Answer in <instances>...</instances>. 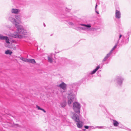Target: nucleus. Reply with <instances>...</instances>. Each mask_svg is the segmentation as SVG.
Here are the masks:
<instances>
[{
    "instance_id": "nucleus-4",
    "label": "nucleus",
    "mask_w": 131,
    "mask_h": 131,
    "mask_svg": "<svg viewBox=\"0 0 131 131\" xmlns=\"http://www.w3.org/2000/svg\"><path fill=\"white\" fill-rule=\"evenodd\" d=\"M81 107V104L79 103L75 102L73 104V108L74 111L76 113L79 114Z\"/></svg>"
},
{
    "instance_id": "nucleus-1",
    "label": "nucleus",
    "mask_w": 131,
    "mask_h": 131,
    "mask_svg": "<svg viewBox=\"0 0 131 131\" xmlns=\"http://www.w3.org/2000/svg\"><path fill=\"white\" fill-rule=\"evenodd\" d=\"M10 16L8 18V20L14 24L16 28L17 32L11 34V36L13 37L20 39L22 38L23 36L20 34L27 35L28 32L27 30L24 29L23 26L19 25L22 23L20 15H16L14 16Z\"/></svg>"
},
{
    "instance_id": "nucleus-2",
    "label": "nucleus",
    "mask_w": 131,
    "mask_h": 131,
    "mask_svg": "<svg viewBox=\"0 0 131 131\" xmlns=\"http://www.w3.org/2000/svg\"><path fill=\"white\" fill-rule=\"evenodd\" d=\"M76 94V92L74 90H71L70 93L68 94V103L69 106L74 101Z\"/></svg>"
},
{
    "instance_id": "nucleus-17",
    "label": "nucleus",
    "mask_w": 131,
    "mask_h": 131,
    "mask_svg": "<svg viewBox=\"0 0 131 131\" xmlns=\"http://www.w3.org/2000/svg\"><path fill=\"white\" fill-rule=\"evenodd\" d=\"M12 53V52L10 50H6L5 53L6 54H9L10 55Z\"/></svg>"
},
{
    "instance_id": "nucleus-11",
    "label": "nucleus",
    "mask_w": 131,
    "mask_h": 131,
    "mask_svg": "<svg viewBox=\"0 0 131 131\" xmlns=\"http://www.w3.org/2000/svg\"><path fill=\"white\" fill-rule=\"evenodd\" d=\"M11 12L14 14H18L20 12V10L16 8H12L11 10Z\"/></svg>"
},
{
    "instance_id": "nucleus-22",
    "label": "nucleus",
    "mask_w": 131,
    "mask_h": 131,
    "mask_svg": "<svg viewBox=\"0 0 131 131\" xmlns=\"http://www.w3.org/2000/svg\"><path fill=\"white\" fill-rule=\"evenodd\" d=\"M105 127L104 126H97L95 128H98L100 129L101 128H104Z\"/></svg>"
},
{
    "instance_id": "nucleus-28",
    "label": "nucleus",
    "mask_w": 131,
    "mask_h": 131,
    "mask_svg": "<svg viewBox=\"0 0 131 131\" xmlns=\"http://www.w3.org/2000/svg\"><path fill=\"white\" fill-rule=\"evenodd\" d=\"M84 127L86 129H88L89 128V126H84Z\"/></svg>"
},
{
    "instance_id": "nucleus-8",
    "label": "nucleus",
    "mask_w": 131,
    "mask_h": 131,
    "mask_svg": "<svg viewBox=\"0 0 131 131\" xmlns=\"http://www.w3.org/2000/svg\"><path fill=\"white\" fill-rule=\"evenodd\" d=\"M119 128H124L121 124L115 120V129Z\"/></svg>"
},
{
    "instance_id": "nucleus-5",
    "label": "nucleus",
    "mask_w": 131,
    "mask_h": 131,
    "mask_svg": "<svg viewBox=\"0 0 131 131\" xmlns=\"http://www.w3.org/2000/svg\"><path fill=\"white\" fill-rule=\"evenodd\" d=\"M72 118L75 122H77V125L78 128H81L82 127V123L80 121L79 117L77 114L74 113L72 117Z\"/></svg>"
},
{
    "instance_id": "nucleus-23",
    "label": "nucleus",
    "mask_w": 131,
    "mask_h": 131,
    "mask_svg": "<svg viewBox=\"0 0 131 131\" xmlns=\"http://www.w3.org/2000/svg\"><path fill=\"white\" fill-rule=\"evenodd\" d=\"M28 59H26L24 58V59H23V61L26 62H28Z\"/></svg>"
},
{
    "instance_id": "nucleus-25",
    "label": "nucleus",
    "mask_w": 131,
    "mask_h": 131,
    "mask_svg": "<svg viewBox=\"0 0 131 131\" xmlns=\"http://www.w3.org/2000/svg\"><path fill=\"white\" fill-rule=\"evenodd\" d=\"M36 108H37L38 110H41V109H42V108H41L39 106L37 105H36Z\"/></svg>"
},
{
    "instance_id": "nucleus-3",
    "label": "nucleus",
    "mask_w": 131,
    "mask_h": 131,
    "mask_svg": "<svg viewBox=\"0 0 131 131\" xmlns=\"http://www.w3.org/2000/svg\"><path fill=\"white\" fill-rule=\"evenodd\" d=\"M124 80V78L123 76L121 75L116 76V86L118 88L121 87Z\"/></svg>"
},
{
    "instance_id": "nucleus-32",
    "label": "nucleus",
    "mask_w": 131,
    "mask_h": 131,
    "mask_svg": "<svg viewBox=\"0 0 131 131\" xmlns=\"http://www.w3.org/2000/svg\"><path fill=\"white\" fill-rule=\"evenodd\" d=\"M24 58H20L21 59V60L22 61H23V59H24Z\"/></svg>"
},
{
    "instance_id": "nucleus-21",
    "label": "nucleus",
    "mask_w": 131,
    "mask_h": 131,
    "mask_svg": "<svg viewBox=\"0 0 131 131\" xmlns=\"http://www.w3.org/2000/svg\"><path fill=\"white\" fill-rule=\"evenodd\" d=\"M96 30V29L93 27L89 29V30L91 31H94Z\"/></svg>"
},
{
    "instance_id": "nucleus-19",
    "label": "nucleus",
    "mask_w": 131,
    "mask_h": 131,
    "mask_svg": "<svg viewBox=\"0 0 131 131\" xmlns=\"http://www.w3.org/2000/svg\"><path fill=\"white\" fill-rule=\"evenodd\" d=\"M6 36H4L0 34V40H4V39Z\"/></svg>"
},
{
    "instance_id": "nucleus-16",
    "label": "nucleus",
    "mask_w": 131,
    "mask_h": 131,
    "mask_svg": "<svg viewBox=\"0 0 131 131\" xmlns=\"http://www.w3.org/2000/svg\"><path fill=\"white\" fill-rule=\"evenodd\" d=\"M28 62L32 64H34L36 63L35 60L32 59H28Z\"/></svg>"
},
{
    "instance_id": "nucleus-33",
    "label": "nucleus",
    "mask_w": 131,
    "mask_h": 131,
    "mask_svg": "<svg viewBox=\"0 0 131 131\" xmlns=\"http://www.w3.org/2000/svg\"><path fill=\"white\" fill-rule=\"evenodd\" d=\"M124 127V129H127L128 130V128H127L126 127Z\"/></svg>"
},
{
    "instance_id": "nucleus-7",
    "label": "nucleus",
    "mask_w": 131,
    "mask_h": 131,
    "mask_svg": "<svg viewBox=\"0 0 131 131\" xmlns=\"http://www.w3.org/2000/svg\"><path fill=\"white\" fill-rule=\"evenodd\" d=\"M80 25L84 27H79V28L83 30H86V29H88V28H90L91 27V24H90L87 25L80 24Z\"/></svg>"
},
{
    "instance_id": "nucleus-6",
    "label": "nucleus",
    "mask_w": 131,
    "mask_h": 131,
    "mask_svg": "<svg viewBox=\"0 0 131 131\" xmlns=\"http://www.w3.org/2000/svg\"><path fill=\"white\" fill-rule=\"evenodd\" d=\"M58 86L60 88V91L61 92H64L67 90V85L64 82H62Z\"/></svg>"
},
{
    "instance_id": "nucleus-24",
    "label": "nucleus",
    "mask_w": 131,
    "mask_h": 131,
    "mask_svg": "<svg viewBox=\"0 0 131 131\" xmlns=\"http://www.w3.org/2000/svg\"><path fill=\"white\" fill-rule=\"evenodd\" d=\"M13 126L14 127L17 128L18 127H19L20 126L18 124H15Z\"/></svg>"
},
{
    "instance_id": "nucleus-14",
    "label": "nucleus",
    "mask_w": 131,
    "mask_h": 131,
    "mask_svg": "<svg viewBox=\"0 0 131 131\" xmlns=\"http://www.w3.org/2000/svg\"><path fill=\"white\" fill-rule=\"evenodd\" d=\"M61 106L62 107H64L66 105V103L65 101H62L60 103Z\"/></svg>"
},
{
    "instance_id": "nucleus-30",
    "label": "nucleus",
    "mask_w": 131,
    "mask_h": 131,
    "mask_svg": "<svg viewBox=\"0 0 131 131\" xmlns=\"http://www.w3.org/2000/svg\"><path fill=\"white\" fill-rule=\"evenodd\" d=\"M97 4H96V5L95 7V10H96V7H97Z\"/></svg>"
},
{
    "instance_id": "nucleus-29",
    "label": "nucleus",
    "mask_w": 131,
    "mask_h": 131,
    "mask_svg": "<svg viewBox=\"0 0 131 131\" xmlns=\"http://www.w3.org/2000/svg\"><path fill=\"white\" fill-rule=\"evenodd\" d=\"M41 110L43 111L44 113L46 112V111L43 109L42 108L41 109Z\"/></svg>"
},
{
    "instance_id": "nucleus-31",
    "label": "nucleus",
    "mask_w": 131,
    "mask_h": 131,
    "mask_svg": "<svg viewBox=\"0 0 131 131\" xmlns=\"http://www.w3.org/2000/svg\"><path fill=\"white\" fill-rule=\"evenodd\" d=\"M95 12H96L97 14H99V12H97V11H96V10H95Z\"/></svg>"
},
{
    "instance_id": "nucleus-13",
    "label": "nucleus",
    "mask_w": 131,
    "mask_h": 131,
    "mask_svg": "<svg viewBox=\"0 0 131 131\" xmlns=\"http://www.w3.org/2000/svg\"><path fill=\"white\" fill-rule=\"evenodd\" d=\"M100 68V67L99 66H97L95 69L91 72L90 73V74L92 75L95 74L96 72V71Z\"/></svg>"
},
{
    "instance_id": "nucleus-10",
    "label": "nucleus",
    "mask_w": 131,
    "mask_h": 131,
    "mask_svg": "<svg viewBox=\"0 0 131 131\" xmlns=\"http://www.w3.org/2000/svg\"><path fill=\"white\" fill-rule=\"evenodd\" d=\"M121 13L120 11L116 9L115 13V17L117 19H119L121 18Z\"/></svg>"
},
{
    "instance_id": "nucleus-27",
    "label": "nucleus",
    "mask_w": 131,
    "mask_h": 131,
    "mask_svg": "<svg viewBox=\"0 0 131 131\" xmlns=\"http://www.w3.org/2000/svg\"><path fill=\"white\" fill-rule=\"evenodd\" d=\"M112 121H113V125L115 126V120L114 119H110Z\"/></svg>"
},
{
    "instance_id": "nucleus-18",
    "label": "nucleus",
    "mask_w": 131,
    "mask_h": 131,
    "mask_svg": "<svg viewBox=\"0 0 131 131\" xmlns=\"http://www.w3.org/2000/svg\"><path fill=\"white\" fill-rule=\"evenodd\" d=\"M48 60L51 63L52 62V59L51 57L49 56H48Z\"/></svg>"
},
{
    "instance_id": "nucleus-15",
    "label": "nucleus",
    "mask_w": 131,
    "mask_h": 131,
    "mask_svg": "<svg viewBox=\"0 0 131 131\" xmlns=\"http://www.w3.org/2000/svg\"><path fill=\"white\" fill-rule=\"evenodd\" d=\"M111 56L109 54H107L106 56L104 57V58L103 59L102 61L103 62H105L106 61L107 59Z\"/></svg>"
},
{
    "instance_id": "nucleus-34",
    "label": "nucleus",
    "mask_w": 131,
    "mask_h": 131,
    "mask_svg": "<svg viewBox=\"0 0 131 131\" xmlns=\"http://www.w3.org/2000/svg\"><path fill=\"white\" fill-rule=\"evenodd\" d=\"M128 130H130V129H128Z\"/></svg>"
},
{
    "instance_id": "nucleus-26",
    "label": "nucleus",
    "mask_w": 131,
    "mask_h": 131,
    "mask_svg": "<svg viewBox=\"0 0 131 131\" xmlns=\"http://www.w3.org/2000/svg\"><path fill=\"white\" fill-rule=\"evenodd\" d=\"M68 24L71 26H73V23L71 22H69L68 23Z\"/></svg>"
},
{
    "instance_id": "nucleus-9",
    "label": "nucleus",
    "mask_w": 131,
    "mask_h": 131,
    "mask_svg": "<svg viewBox=\"0 0 131 131\" xmlns=\"http://www.w3.org/2000/svg\"><path fill=\"white\" fill-rule=\"evenodd\" d=\"M122 35L121 34H120L119 36V37L118 38V39L117 40V42L116 43V45H115V49L117 45L119 43V40L121 39V38H122V40L121 41V42L122 43L124 41V39L125 38L123 36L122 37Z\"/></svg>"
},
{
    "instance_id": "nucleus-12",
    "label": "nucleus",
    "mask_w": 131,
    "mask_h": 131,
    "mask_svg": "<svg viewBox=\"0 0 131 131\" xmlns=\"http://www.w3.org/2000/svg\"><path fill=\"white\" fill-rule=\"evenodd\" d=\"M4 40L6 42L5 43V46L8 47H9V46L8 45L10 43V42H9V39L8 37L6 36L5 39H4Z\"/></svg>"
},
{
    "instance_id": "nucleus-20",
    "label": "nucleus",
    "mask_w": 131,
    "mask_h": 131,
    "mask_svg": "<svg viewBox=\"0 0 131 131\" xmlns=\"http://www.w3.org/2000/svg\"><path fill=\"white\" fill-rule=\"evenodd\" d=\"M115 49V46H114L113 48H112L111 50L110 51V52L108 54H109L111 56L113 53V51Z\"/></svg>"
}]
</instances>
